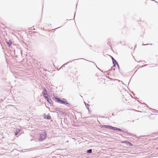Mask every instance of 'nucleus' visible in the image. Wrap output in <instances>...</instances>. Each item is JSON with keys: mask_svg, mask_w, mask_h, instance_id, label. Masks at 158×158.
<instances>
[{"mask_svg": "<svg viewBox=\"0 0 158 158\" xmlns=\"http://www.w3.org/2000/svg\"><path fill=\"white\" fill-rule=\"evenodd\" d=\"M44 118L48 119H50L51 118L49 115H44Z\"/></svg>", "mask_w": 158, "mask_h": 158, "instance_id": "nucleus-4", "label": "nucleus"}, {"mask_svg": "<svg viewBox=\"0 0 158 158\" xmlns=\"http://www.w3.org/2000/svg\"><path fill=\"white\" fill-rule=\"evenodd\" d=\"M92 152V150L91 149H89L87 151V152L88 153H91Z\"/></svg>", "mask_w": 158, "mask_h": 158, "instance_id": "nucleus-10", "label": "nucleus"}, {"mask_svg": "<svg viewBox=\"0 0 158 158\" xmlns=\"http://www.w3.org/2000/svg\"><path fill=\"white\" fill-rule=\"evenodd\" d=\"M103 127L106 128L110 129V127H111V126L108 125H104Z\"/></svg>", "mask_w": 158, "mask_h": 158, "instance_id": "nucleus-6", "label": "nucleus"}, {"mask_svg": "<svg viewBox=\"0 0 158 158\" xmlns=\"http://www.w3.org/2000/svg\"><path fill=\"white\" fill-rule=\"evenodd\" d=\"M17 130H18V131H18V132H19L20 131V130L18 129Z\"/></svg>", "mask_w": 158, "mask_h": 158, "instance_id": "nucleus-18", "label": "nucleus"}, {"mask_svg": "<svg viewBox=\"0 0 158 158\" xmlns=\"http://www.w3.org/2000/svg\"><path fill=\"white\" fill-rule=\"evenodd\" d=\"M127 145L129 146H133V144L131 143L128 141L127 142Z\"/></svg>", "mask_w": 158, "mask_h": 158, "instance_id": "nucleus-9", "label": "nucleus"}, {"mask_svg": "<svg viewBox=\"0 0 158 158\" xmlns=\"http://www.w3.org/2000/svg\"><path fill=\"white\" fill-rule=\"evenodd\" d=\"M87 105L88 106H89V105L88 104H87Z\"/></svg>", "mask_w": 158, "mask_h": 158, "instance_id": "nucleus-19", "label": "nucleus"}, {"mask_svg": "<svg viewBox=\"0 0 158 158\" xmlns=\"http://www.w3.org/2000/svg\"><path fill=\"white\" fill-rule=\"evenodd\" d=\"M117 130H118L120 131H122V130L120 128H117Z\"/></svg>", "mask_w": 158, "mask_h": 158, "instance_id": "nucleus-13", "label": "nucleus"}, {"mask_svg": "<svg viewBox=\"0 0 158 158\" xmlns=\"http://www.w3.org/2000/svg\"><path fill=\"white\" fill-rule=\"evenodd\" d=\"M114 66H113L112 67V70H115V69L114 68Z\"/></svg>", "mask_w": 158, "mask_h": 158, "instance_id": "nucleus-15", "label": "nucleus"}, {"mask_svg": "<svg viewBox=\"0 0 158 158\" xmlns=\"http://www.w3.org/2000/svg\"><path fill=\"white\" fill-rule=\"evenodd\" d=\"M128 141H123L122 143H126L127 144V142H128Z\"/></svg>", "mask_w": 158, "mask_h": 158, "instance_id": "nucleus-12", "label": "nucleus"}, {"mask_svg": "<svg viewBox=\"0 0 158 158\" xmlns=\"http://www.w3.org/2000/svg\"><path fill=\"white\" fill-rule=\"evenodd\" d=\"M148 44H143L142 45H148Z\"/></svg>", "mask_w": 158, "mask_h": 158, "instance_id": "nucleus-17", "label": "nucleus"}, {"mask_svg": "<svg viewBox=\"0 0 158 158\" xmlns=\"http://www.w3.org/2000/svg\"><path fill=\"white\" fill-rule=\"evenodd\" d=\"M44 92H43L42 93H43V95H44L46 94H47V90L45 88L44 89Z\"/></svg>", "mask_w": 158, "mask_h": 158, "instance_id": "nucleus-8", "label": "nucleus"}, {"mask_svg": "<svg viewBox=\"0 0 158 158\" xmlns=\"http://www.w3.org/2000/svg\"><path fill=\"white\" fill-rule=\"evenodd\" d=\"M18 131H16V132H15V135H17L18 134Z\"/></svg>", "mask_w": 158, "mask_h": 158, "instance_id": "nucleus-14", "label": "nucleus"}, {"mask_svg": "<svg viewBox=\"0 0 158 158\" xmlns=\"http://www.w3.org/2000/svg\"><path fill=\"white\" fill-rule=\"evenodd\" d=\"M6 43L8 45L9 47H10L11 44V42L10 41H9L8 42L6 41Z\"/></svg>", "mask_w": 158, "mask_h": 158, "instance_id": "nucleus-5", "label": "nucleus"}, {"mask_svg": "<svg viewBox=\"0 0 158 158\" xmlns=\"http://www.w3.org/2000/svg\"><path fill=\"white\" fill-rule=\"evenodd\" d=\"M117 128L116 127H113L111 126V127H110V129L112 130H113L114 131L117 130Z\"/></svg>", "mask_w": 158, "mask_h": 158, "instance_id": "nucleus-7", "label": "nucleus"}, {"mask_svg": "<svg viewBox=\"0 0 158 158\" xmlns=\"http://www.w3.org/2000/svg\"><path fill=\"white\" fill-rule=\"evenodd\" d=\"M68 63V62H67V63L65 64H67Z\"/></svg>", "mask_w": 158, "mask_h": 158, "instance_id": "nucleus-20", "label": "nucleus"}, {"mask_svg": "<svg viewBox=\"0 0 158 158\" xmlns=\"http://www.w3.org/2000/svg\"><path fill=\"white\" fill-rule=\"evenodd\" d=\"M47 100L50 103H51V102H52L51 99H50L49 98H48V99H47Z\"/></svg>", "mask_w": 158, "mask_h": 158, "instance_id": "nucleus-11", "label": "nucleus"}, {"mask_svg": "<svg viewBox=\"0 0 158 158\" xmlns=\"http://www.w3.org/2000/svg\"><path fill=\"white\" fill-rule=\"evenodd\" d=\"M55 99L57 102L64 105H68L69 104L67 102V100L65 99L62 98V99H61L59 98H55Z\"/></svg>", "mask_w": 158, "mask_h": 158, "instance_id": "nucleus-1", "label": "nucleus"}, {"mask_svg": "<svg viewBox=\"0 0 158 158\" xmlns=\"http://www.w3.org/2000/svg\"><path fill=\"white\" fill-rule=\"evenodd\" d=\"M44 98L45 99L47 100V99H48L49 98H48L47 96H44Z\"/></svg>", "mask_w": 158, "mask_h": 158, "instance_id": "nucleus-16", "label": "nucleus"}, {"mask_svg": "<svg viewBox=\"0 0 158 158\" xmlns=\"http://www.w3.org/2000/svg\"><path fill=\"white\" fill-rule=\"evenodd\" d=\"M47 136L46 133L45 132H43L40 135L39 140L40 141H43Z\"/></svg>", "mask_w": 158, "mask_h": 158, "instance_id": "nucleus-2", "label": "nucleus"}, {"mask_svg": "<svg viewBox=\"0 0 158 158\" xmlns=\"http://www.w3.org/2000/svg\"><path fill=\"white\" fill-rule=\"evenodd\" d=\"M112 59L113 61V63L114 64V66H115V64H116L118 66V65L117 63L116 62V61L112 57Z\"/></svg>", "mask_w": 158, "mask_h": 158, "instance_id": "nucleus-3", "label": "nucleus"}]
</instances>
